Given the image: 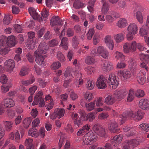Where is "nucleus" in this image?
<instances>
[{
    "label": "nucleus",
    "instance_id": "f257e3e1",
    "mask_svg": "<svg viewBox=\"0 0 149 149\" xmlns=\"http://www.w3.org/2000/svg\"><path fill=\"white\" fill-rule=\"evenodd\" d=\"M112 85V88H116L118 84L116 80V76L114 74H112L109 76L107 81L105 77L101 75L97 78L96 82L97 87L100 89H103L107 87V84Z\"/></svg>",
    "mask_w": 149,
    "mask_h": 149
},
{
    "label": "nucleus",
    "instance_id": "f03ea898",
    "mask_svg": "<svg viewBox=\"0 0 149 149\" xmlns=\"http://www.w3.org/2000/svg\"><path fill=\"white\" fill-rule=\"evenodd\" d=\"M47 47L45 43H40L38 47V49L35 52L34 55L36 57L35 61L36 63L44 67L45 66V55L42 54H45L47 52Z\"/></svg>",
    "mask_w": 149,
    "mask_h": 149
},
{
    "label": "nucleus",
    "instance_id": "7ed1b4c3",
    "mask_svg": "<svg viewBox=\"0 0 149 149\" xmlns=\"http://www.w3.org/2000/svg\"><path fill=\"white\" fill-rule=\"evenodd\" d=\"M139 144V139H131L126 140L122 144L123 149H134Z\"/></svg>",
    "mask_w": 149,
    "mask_h": 149
},
{
    "label": "nucleus",
    "instance_id": "20e7f679",
    "mask_svg": "<svg viewBox=\"0 0 149 149\" xmlns=\"http://www.w3.org/2000/svg\"><path fill=\"white\" fill-rule=\"evenodd\" d=\"M139 144V139H131L126 140L122 144L123 149H134Z\"/></svg>",
    "mask_w": 149,
    "mask_h": 149
},
{
    "label": "nucleus",
    "instance_id": "39448f33",
    "mask_svg": "<svg viewBox=\"0 0 149 149\" xmlns=\"http://www.w3.org/2000/svg\"><path fill=\"white\" fill-rule=\"evenodd\" d=\"M137 26L134 23H131L128 26L127 33L126 35L128 40H131L133 38V35L136 34L138 30Z\"/></svg>",
    "mask_w": 149,
    "mask_h": 149
},
{
    "label": "nucleus",
    "instance_id": "423d86ee",
    "mask_svg": "<svg viewBox=\"0 0 149 149\" xmlns=\"http://www.w3.org/2000/svg\"><path fill=\"white\" fill-rule=\"evenodd\" d=\"M97 136L96 134L92 132H89L85 134L83 138V143L85 145H88L91 142L96 141Z\"/></svg>",
    "mask_w": 149,
    "mask_h": 149
},
{
    "label": "nucleus",
    "instance_id": "0eeeda50",
    "mask_svg": "<svg viewBox=\"0 0 149 149\" xmlns=\"http://www.w3.org/2000/svg\"><path fill=\"white\" fill-rule=\"evenodd\" d=\"M136 47V42L134 41L131 43H126L123 46L124 52L126 53L132 52L135 51Z\"/></svg>",
    "mask_w": 149,
    "mask_h": 149
},
{
    "label": "nucleus",
    "instance_id": "6e6552de",
    "mask_svg": "<svg viewBox=\"0 0 149 149\" xmlns=\"http://www.w3.org/2000/svg\"><path fill=\"white\" fill-rule=\"evenodd\" d=\"M74 71L73 72L74 76L75 77H76V79L75 80V82L76 83H79L78 86H77L78 88H79L80 87L79 85H81L83 84V80L81 78L82 75L80 72V68L77 67H76Z\"/></svg>",
    "mask_w": 149,
    "mask_h": 149
},
{
    "label": "nucleus",
    "instance_id": "1a4fd4ad",
    "mask_svg": "<svg viewBox=\"0 0 149 149\" xmlns=\"http://www.w3.org/2000/svg\"><path fill=\"white\" fill-rule=\"evenodd\" d=\"M93 131L100 136H104L105 134V129L99 124L95 123L93 126Z\"/></svg>",
    "mask_w": 149,
    "mask_h": 149
},
{
    "label": "nucleus",
    "instance_id": "9d476101",
    "mask_svg": "<svg viewBox=\"0 0 149 149\" xmlns=\"http://www.w3.org/2000/svg\"><path fill=\"white\" fill-rule=\"evenodd\" d=\"M134 113L132 111L125 112L123 113V115H120L119 116L120 118L121 119V124H122L125 123L127 118L134 119Z\"/></svg>",
    "mask_w": 149,
    "mask_h": 149
},
{
    "label": "nucleus",
    "instance_id": "9b49d317",
    "mask_svg": "<svg viewBox=\"0 0 149 149\" xmlns=\"http://www.w3.org/2000/svg\"><path fill=\"white\" fill-rule=\"evenodd\" d=\"M97 53L98 55L104 58L107 59L109 56L108 50L103 46H100L97 47Z\"/></svg>",
    "mask_w": 149,
    "mask_h": 149
},
{
    "label": "nucleus",
    "instance_id": "f8f14e48",
    "mask_svg": "<svg viewBox=\"0 0 149 149\" xmlns=\"http://www.w3.org/2000/svg\"><path fill=\"white\" fill-rule=\"evenodd\" d=\"M118 75L121 79L124 81H125L127 79L130 78L131 76L130 72L125 70L118 72Z\"/></svg>",
    "mask_w": 149,
    "mask_h": 149
},
{
    "label": "nucleus",
    "instance_id": "ddd939ff",
    "mask_svg": "<svg viewBox=\"0 0 149 149\" xmlns=\"http://www.w3.org/2000/svg\"><path fill=\"white\" fill-rule=\"evenodd\" d=\"M4 65L7 70L11 72L13 71L15 63L14 61L10 59L6 61L4 63Z\"/></svg>",
    "mask_w": 149,
    "mask_h": 149
},
{
    "label": "nucleus",
    "instance_id": "4468645a",
    "mask_svg": "<svg viewBox=\"0 0 149 149\" xmlns=\"http://www.w3.org/2000/svg\"><path fill=\"white\" fill-rule=\"evenodd\" d=\"M104 42L109 49L112 50L114 47V43L112 37L110 35L106 36L104 38Z\"/></svg>",
    "mask_w": 149,
    "mask_h": 149
},
{
    "label": "nucleus",
    "instance_id": "2eb2a0df",
    "mask_svg": "<svg viewBox=\"0 0 149 149\" xmlns=\"http://www.w3.org/2000/svg\"><path fill=\"white\" fill-rule=\"evenodd\" d=\"M118 126L117 123L115 121H112L108 124V128L112 133H114L118 131Z\"/></svg>",
    "mask_w": 149,
    "mask_h": 149
},
{
    "label": "nucleus",
    "instance_id": "dca6fc26",
    "mask_svg": "<svg viewBox=\"0 0 149 149\" xmlns=\"http://www.w3.org/2000/svg\"><path fill=\"white\" fill-rule=\"evenodd\" d=\"M101 67L104 71H110L113 69V64L111 62L105 61L101 64Z\"/></svg>",
    "mask_w": 149,
    "mask_h": 149
},
{
    "label": "nucleus",
    "instance_id": "f3484780",
    "mask_svg": "<svg viewBox=\"0 0 149 149\" xmlns=\"http://www.w3.org/2000/svg\"><path fill=\"white\" fill-rule=\"evenodd\" d=\"M6 42L7 46L9 47H14L16 44L15 37L14 36H9L6 39Z\"/></svg>",
    "mask_w": 149,
    "mask_h": 149
},
{
    "label": "nucleus",
    "instance_id": "a211bd4d",
    "mask_svg": "<svg viewBox=\"0 0 149 149\" xmlns=\"http://www.w3.org/2000/svg\"><path fill=\"white\" fill-rule=\"evenodd\" d=\"M146 74L145 72L144 73L141 72L138 74L137 79L139 83L141 84H144L146 80Z\"/></svg>",
    "mask_w": 149,
    "mask_h": 149
},
{
    "label": "nucleus",
    "instance_id": "6ab92c4d",
    "mask_svg": "<svg viewBox=\"0 0 149 149\" xmlns=\"http://www.w3.org/2000/svg\"><path fill=\"white\" fill-rule=\"evenodd\" d=\"M123 135L119 134L114 136L111 140V142L114 146H116L120 143L123 139Z\"/></svg>",
    "mask_w": 149,
    "mask_h": 149
},
{
    "label": "nucleus",
    "instance_id": "aec40b11",
    "mask_svg": "<svg viewBox=\"0 0 149 149\" xmlns=\"http://www.w3.org/2000/svg\"><path fill=\"white\" fill-rule=\"evenodd\" d=\"M15 105V103H0V115L3 113V109L11 107Z\"/></svg>",
    "mask_w": 149,
    "mask_h": 149
},
{
    "label": "nucleus",
    "instance_id": "412c9836",
    "mask_svg": "<svg viewBox=\"0 0 149 149\" xmlns=\"http://www.w3.org/2000/svg\"><path fill=\"white\" fill-rule=\"evenodd\" d=\"M50 24L52 26L57 25L61 26L62 24L60 22L59 17L58 16H53L50 21Z\"/></svg>",
    "mask_w": 149,
    "mask_h": 149
},
{
    "label": "nucleus",
    "instance_id": "4be33fe9",
    "mask_svg": "<svg viewBox=\"0 0 149 149\" xmlns=\"http://www.w3.org/2000/svg\"><path fill=\"white\" fill-rule=\"evenodd\" d=\"M127 20L124 18H120L116 23L117 26L119 28H123L127 25Z\"/></svg>",
    "mask_w": 149,
    "mask_h": 149
},
{
    "label": "nucleus",
    "instance_id": "5701e85b",
    "mask_svg": "<svg viewBox=\"0 0 149 149\" xmlns=\"http://www.w3.org/2000/svg\"><path fill=\"white\" fill-rule=\"evenodd\" d=\"M129 67L131 71L134 72L136 70L137 65L135 61L132 58L129 59L128 61Z\"/></svg>",
    "mask_w": 149,
    "mask_h": 149
},
{
    "label": "nucleus",
    "instance_id": "b1692460",
    "mask_svg": "<svg viewBox=\"0 0 149 149\" xmlns=\"http://www.w3.org/2000/svg\"><path fill=\"white\" fill-rule=\"evenodd\" d=\"M36 38L29 40L26 45L28 48L31 50L33 49L36 47Z\"/></svg>",
    "mask_w": 149,
    "mask_h": 149
},
{
    "label": "nucleus",
    "instance_id": "393cba45",
    "mask_svg": "<svg viewBox=\"0 0 149 149\" xmlns=\"http://www.w3.org/2000/svg\"><path fill=\"white\" fill-rule=\"evenodd\" d=\"M144 115V113L141 111L138 110L134 113V119L135 120H140L142 119Z\"/></svg>",
    "mask_w": 149,
    "mask_h": 149
},
{
    "label": "nucleus",
    "instance_id": "a878e982",
    "mask_svg": "<svg viewBox=\"0 0 149 149\" xmlns=\"http://www.w3.org/2000/svg\"><path fill=\"white\" fill-rule=\"evenodd\" d=\"M68 39L66 37H63L62 39L60 46L65 50L68 49Z\"/></svg>",
    "mask_w": 149,
    "mask_h": 149
},
{
    "label": "nucleus",
    "instance_id": "bb28decb",
    "mask_svg": "<svg viewBox=\"0 0 149 149\" xmlns=\"http://www.w3.org/2000/svg\"><path fill=\"white\" fill-rule=\"evenodd\" d=\"M117 96L115 94L113 95V96H108L105 99L104 102H115L118 101L119 100L116 98Z\"/></svg>",
    "mask_w": 149,
    "mask_h": 149
},
{
    "label": "nucleus",
    "instance_id": "cd10ccee",
    "mask_svg": "<svg viewBox=\"0 0 149 149\" xmlns=\"http://www.w3.org/2000/svg\"><path fill=\"white\" fill-rule=\"evenodd\" d=\"M14 92H9L8 95L3 100V102H14L13 100V97L14 96Z\"/></svg>",
    "mask_w": 149,
    "mask_h": 149
},
{
    "label": "nucleus",
    "instance_id": "c85d7f7f",
    "mask_svg": "<svg viewBox=\"0 0 149 149\" xmlns=\"http://www.w3.org/2000/svg\"><path fill=\"white\" fill-rule=\"evenodd\" d=\"M35 81L34 77L33 76H32L30 79L25 80L22 79L20 81L21 83L25 86H27L32 84Z\"/></svg>",
    "mask_w": 149,
    "mask_h": 149
},
{
    "label": "nucleus",
    "instance_id": "c756f323",
    "mask_svg": "<svg viewBox=\"0 0 149 149\" xmlns=\"http://www.w3.org/2000/svg\"><path fill=\"white\" fill-rule=\"evenodd\" d=\"M54 111L57 116V118L58 119L64 116L65 111L63 109L57 108Z\"/></svg>",
    "mask_w": 149,
    "mask_h": 149
},
{
    "label": "nucleus",
    "instance_id": "7c9ffc66",
    "mask_svg": "<svg viewBox=\"0 0 149 149\" xmlns=\"http://www.w3.org/2000/svg\"><path fill=\"white\" fill-rule=\"evenodd\" d=\"M85 61L86 63L88 65L93 64L96 62L95 56H89L86 57Z\"/></svg>",
    "mask_w": 149,
    "mask_h": 149
},
{
    "label": "nucleus",
    "instance_id": "2f4dec72",
    "mask_svg": "<svg viewBox=\"0 0 149 149\" xmlns=\"http://www.w3.org/2000/svg\"><path fill=\"white\" fill-rule=\"evenodd\" d=\"M101 2L102 4V11L103 13L106 14L109 10L108 5L106 2V0H101Z\"/></svg>",
    "mask_w": 149,
    "mask_h": 149
},
{
    "label": "nucleus",
    "instance_id": "473e14b6",
    "mask_svg": "<svg viewBox=\"0 0 149 149\" xmlns=\"http://www.w3.org/2000/svg\"><path fill=\"white\" fill-rule=\"evenodd\" d=\"M125 36L122 33H120L114 36V38L116 42L118 43L122 41L124 39Z\"/></svg>",
    "mask_w": 149,
    "mask_h": 149
},
{
    "label": "nucleus",
    "instance_id": "72a5a7b5",
    "mask_svg": "<svg viewBox=\"0 0 149 149\" xmlns=\"http://www.w3.org/2000/svg\"><path fill=\"white\" fill-rule=\"evenodd\" d=\"M134 90L132 89H130L129 91L127 101V102H131L134 99Z\"/></svg>",
    "mask_w": 149,
    "mask_h": 149
},
{
    "label": "nucleus",
    "instance_id": "f704fd0d",
    "mask_svg": "<svg viewBox=\"0 0 149 149\" xmlns=\"http://www.w3.org/2000/svg\"><path fill=\"white\" fill-rule=\"evenodd\" d=\"M43 94L42 91H40L36 94L34 97V100L37 102H38L39 100L40 102H42L43 98L42 96Z\"/></svg>",
    "mask_w": 149,
    "mask_h": 149
},
{
    "label": "nucleus",
    "instance_id": "c9c22d12",
    "mask_svg": "<svg viewBox=\"0 0 149 149\" xmlns=\"http://www.w3.org/2000/svg\"><path fill=\"white\" fill-rule=\"evenodd\" d=\"M139 58L142 61L145 62L146 63H148L149 62V55L148 54L140 53Z\"/></svg>",
    "mask_w": 149,
    "mask_h": 149
},
{
    "label": "nucleus",
    "instance_id": "e433bc0d",
    "mask_svg": "<svg viewBox=\"0 0 149 149\" xmlns=\"http://www.w3.org/2000/svg\"><path fill=\"white\" fill-rule=\"evenodd\" d=\"M5 129L7 131H10L13 127V123L10 121H6L4 122Z\"/></svg>",
    "mask_w": 149,
    "mask_h": 149
},
{
    "label": "nucleus",
    "instance_id": "4c0bfd02",
    "mask_svg": "<svg viewBox=\"0 0 149 149\" xmlns=\"http://www.w3.org/2000/svg\"><path fill=\"white\" fill-rule=\"evenodd\" d=\"M95 118V115L94 113L90 112L88 113L84 120L85 121L88 120L89 122H92Z\"/></svg>",
    "mask_w": 149,
    "mask_h": 149
},
{
    "label": "nucleus",
    "instance_id": "58836bf2",
    "mask_svg": "<svg viewBox=\"0 0 149 149\" xmlns=\"http://www.w3.org/2000/svg\"><path fill=\"white\" fill-rule=\"evenodd\" d=\"M32 119L31 117L25 118L23 121V123L25 128H27L30 124Z\"/></svg>",
    "mask_w": 149,
    "mask_h": 149
},
{
    "label": "nucleus",
    "instance_id": "ea45409f",
    "mask_svg": "<svg viewBox=\"0 0 149 149\" xmlns=\"http://www.w3.org/2000/svg\"><path fill=\"white\" fill-rule=\"evenodd\" d=\"M28 11L30 15L33 19L37 18V15L38 13L36 12L35 9L33 8H29Z\"/></svg>",
    "mask_w": 149,
    "mask_h": 149
},
{
    "label": "nucleus",
    "instance_id": "a19ab883",
    "mask_svg": "<svg viewBox=\"0 0 149 149\" xmlns=\"http://www.w3.org/2000/svg\"><path fill=\"white\" fill-rule=\"evenodd\" d=\"M24 144L27 148H31L33 147V140L30 138L26 139L25 141Z\"/></svg>",
    "mask_w": 149,
    "mask_h": 149
},
{
    "label": "nucleus",
    "instance_id": "79ce46f5",
    "mask_svg": "<svg viewBox=\"0 0 149 149\" xmlns=\"http://www.w3.org/2000/svg\"><path fill=\"white\" fill-rule=\"evenodd\" d=\"M115 58L117 59H118L121 61H123L125 59V56L123 54L119 52H116L115 54Z\"/></svg>",
    "mask_w": 149,
    "mask_h": 149
},
{
    "label": "nucleus",
    "instance_id": "37998d69",
    "mask_svg": "<svg viewBox=\"0 0 149 149\" xmlns=\"http://www.w3.org/2000/svg\"><path fill=\"white\" fill-rule=\"evenodd\" d=\"M73 7L75 9H79L80 8L83 7L84 4L79 0H76L73 4Z\"/></svg>",
    "mask_w": 149,
    "mask_h": 149
},
{
    "label": "nucleus",
    "instance_id": "c03bdc74",
    "mask_svg": "<svg viewBox=\"0 0 149 149\" xmlns=\"http://www.w3.org/2000/svg\"><path fill=\"white\" fill-rule=\"evenodd\" d=\"M136 16L138 21L141 24L143 22V17L141 12L139 11L136 13Z\"/></svg>",
    "mask_w": 149,
    "mask_h": 149
},
{
    "label": "nucleus",
    "instance_id": "a18cd8bd",
    "mask_svg": "<svg viewBox=\"0 0 149 149\" xmlns=\"http://www.w3.org/2000/svg\"><path fill=\"white\" fill-rule=\"evenodd\" d=\"M10 51L9 47L6 46L0 49V54L2 55H4L7 54Z\"/></svg>",
    "mask_w": 149,
    "mask_h": 149
},
{
    "label": "nucleus",
    "instance_id": "49530a36",
    "mask_svg": "<svg viewBox=\"0 0 149 149\" xmlns=\"http://www.w3.org/2000/svg\"><path fill=\"white\" fill-rule=\"evenodd\" d=\"M12 18V17L9 15H5L4 19L3 22L6 25L10 23Z\"/></svg>",
    "mask_w": 149,
    "mask_h": 149
},
{
    "label": "nucleus",
    "instance_id": "de8ad7c7",
    "mask_svg": "<svg viewBox=\"0 0 149 149\" xmlns=\"http://www.w3.org/2000/svg\"><path fill=\"white\" fill-rule=\"evenodd\" d=\"M28 135L33 137H37L39 135V133L35 131H33V129H31L29 130Z\"/></svg>",
    "mask_w": 149,
    "mask_h": 149
},
{
    "label": "nucleus",
    "instance_id": "09e8293b",
    "mask_svg": "<svg viewBox=\"0 0 149 149\" xmlns=\"http://www.w3.org/2000/svg\"><path fill=\"white\" fill-rule=\"evenodd\" d=\"M85 70L88 74H92L94 73L95 72V68L91 66L85 68Z\"/></svg>",
    "mask_w": 149,
    "mask_h": 149
},
{
    "label": "nucleus",
    "instance_id": "8fccbe9b",
    "mask_svg": "<svg viewBox=\"0 0 149 149\" xmlns=\"http://www.w3.org/2000/svg\"><path fill=\"white\" fill-rule=\"evenodd\" d=\"M57 58L61 62H63L65 61V59L63 54L61 52H57Z\"/></svg>",
    "mask_w": 149,
    "mask_h": 149
},
{
    "label": "nucleus",
    "instance_id": "3c124183",
    "mask_svg": "<svg viewBox=\"0 0 149 149\" xmlns=\"http://www.w3.org/2000/svg\"><path fill=\"white\" fill-rule=\"evenodd\" d=\"M61 66V63L58 61L54 62L51 65L52 70H54L59 68Z\"/></svg>",
    "mask_w": 149,
    "mask_h": 149
},
{
    "label": "nucleus",
    "instance_id": "603ef678",
    "mask_svg": "<svg viewBox=\"0 0 149 149\" xmlns=\"http://www.w3.org/2000/svg\"><path fill=\"white\" fill-rule=\"evenodd\" d=\"M28 69L25 67L22 68L21 70L19 73V75L20 77L25 76L28 74Z\"/></svg>",
    "mask_w": 149,
    "mask_h": 149
},
{
    "label": "nucleus",
    "instance_id": "864d4df0",
    "mask_svg": "<svg viewBox=\"0 0 149 149\" xmlns=\"http://www.w3.org/2000/svg\"><path fill=\"white\" fill-rule=\"evenodd\" d=\"M11 86V84L7 85H3L1 86V90L3 93H5L8 91L9 88Z\"/></svg>",
    "mask_w": 149,
    "mask_h": 149
},
{
    "label": "nucleus",
    "instance_id": "5fc2aeb1",
    "mask_svg": "<svg viewBox=\"0 0 149 149\" xmlns=\"http://www.w3.org/2000/svg\"><path fill=\"white\" fill-rule=\"evenodd\" d=\"M86 87L89 90L92 89L94 87V82L91 80L88 81L87 83Z\"/></svg>",
    "mask_w": 149,
    "mask_h": 149
},
{
    "label": "nucleus",
    "instance_id": "6e6d98bb",
    "mask_svg": "<svg viewBox=\"0 0 149 149\" xmlns=\"http://www.w3.org/2000/svg\"><path fill=\"white\" fill-rule=\"evenodd\" d=\"M139 128H141L143 130L147 132L149 130V125L142 123L139 125Z\"/></svg>",
    "mask_w": 149,
    "mask_h": 149
},
{
    "label": "nucleus",
    "instance_id": "4d7b16f0",
    "mask_svg": "<svg viewBox=\"0 0 149 149\" xmlns=\"http://www.w3.org/2000/svg\"><path fill=\"white\" fill-rule=\"evenodd\" d=\"M100 35L98 33L95 34L93 39V42L94 45H96L99 42Z\"/></svg>",
    "mask_w": 149,
    "mask_h": 149
},
{
    "label": "nucleus",
    "instance_id": "13d9d810",
    "mask_svg": "<svg viewBox=\"0 0 149 149\" xmlns=\"http://www.w3.org/2000/svg\"><path fill=\"white\" fill-rule=\"evenodd\" d=\"M94 33V30L93 28H91L89 30L88 33L87 34V38L90 40L92 38Z\"/></svg>",
    "mask_w": 149,
    "mask_h": 149
},
{
    "label": "nucleus",
    "instance_id": "bf43d9fd",
    "mask_svg": "<svg viewBox=\"0 0 149 149\" xmlns=\"http://www.w3.org/2000/svg\"><path fill=\"white\" fill-rule=\"evenodd\" d=\"M109 116L108 113H102L99 114L98 116L99 119L103 120L107 118Z\"/></svg>",
    "mask_w": 149,
    "mask_h": 149
},
{
    "label": "nucleus",
    "instance_id": "052dcab7",
    "mask_svg": "<svg viewBox=\"0 0 149 149\" xmlns=\"http://www.w3.org/2000/svg\"><path fill=\"white\" fill-rule=\"evenodd\" d=\"M139 107L143 110L149 109V103H139Z\"/></svg>",
    "mask_w": 149,
    "mask_h": 149
},
{
    "label": "nucleus",
    "instance_id": "680f3d73",
    "mask_svg": "<svg viewBox=\"0 0 149 149\" xmlns=\"http://www.w3.org/2000/svg\"><path fill=\"white\" fill-rule=\"evenodd\" d=\"M94 103H86L85 106L86 109L88 111L92 110L94 109Z\"/></svg>",
    "mask_w": 149,
    "mask_h": 149
},
{
    "label": "nucleus",
    "instance_id": "e2e57ef3",
    "mask_svg": "<svg viewBox=\"0 0 149 149\" xmlns=\"http://www.w3.org/2000/svg\"><path fill=\"white\" fill-rule=\"evenodd\" d=\"M7 115L10 118H13L15 116V113L13 110L9 109L7 110Z\"/></svg>",
    "mask_w": 149,
    "mask_h": 149
},
{
    "label": "nucleus",
    "instance_id": "0e129e2a",
    "mask_svg": "<svg viewBox=\"0 0 149 149\" xmlns=\"http://www.w3.org/2000/svg\"><path fill=\"white\" fill-rule=\"evenodd\" d=\"M27 59L31 63H32L34 61V57L33 54L30 53H28L26 55Z\"/></svg>",
    "mask_w": 149,
    "mask_h": 149
},
{
    "label": "nucleus",
    "instance_id": "69168bd1",
    "mask_svg": "<svg viewBox=\"0 0 149 149\" xmlns=\"http://www.w3.org/2000/svg\"><path fill=\"white\" fill-rule=\"evenodd\" d=\"M58 41L55 39H53L49 42V45L50 47H53L57 45Z\"/></svg>",
    "mask_w": 149,
    "mask_h": 149
},
{
    "label": "nucleus",
    "instance_id": "338daca9",
    "mask_svg": "<svg viewBox=\"0 0 149 149\" xmlns=\"http://www.w3.org/2000/svg\"><path fill=\"white\" fill-rule=\"evenodd\" d=\"M135 95L138 97H143L144 95V93L143 91L141 90H138L135 93Z\"/></svg>",
    "mask_w": 149,
    "mask_h": 149
},
{
    "label": "nucleus",
    "instance_id": "774afa93",
    "mask_svg": "<svg viewBox=\"0 0 149 149\" xmlns=\"http://www.w3.org/2000/svg\"><path fill=\"white\" fill-rule=\"evenodd\" d=\"M140 33L141 36H143L148 33V29H146L144 27H142L140 30Z\"/></svg>",
    "mask_w": 149,
    "mask_h": 149
}]
</instances>
